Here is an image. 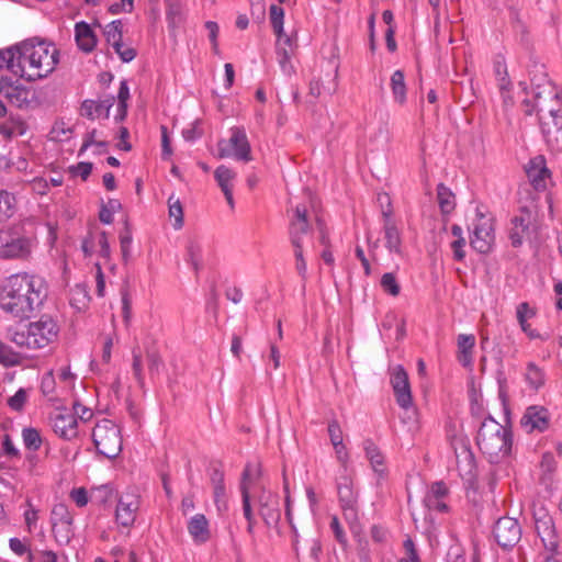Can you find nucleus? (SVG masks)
Here are the masks:
<instances>
[{
	"label": "nucleus",
	"mask_w": 562,
	"mask_h": 562,
	"mask_svg": "<svg viewBox=\"0 0 562 562\" xmlns=\"http://www.w3.org/2000/svg\"><path fill=\"white\" fill-rule=\"evenodd\" d=\"M188 261L198 269L202 258V244L196 239H190L187 244Z\"/></svg>",
	"instance_id": "42"
},
{
	"label": "nucleus",
	"mask_w": 562,
	"mask_h": 562,
	"mask_svg": "<svg viewBox=\"0 0 562 562\" xmlns=\"http://www.w3.org/2000/svg\"><path fill=\"white\" fill-rule=\"evenodd\" d=\"M476 443L490 462L497 463L507 458L512 451V431L494 418L487 417L477 431Z\"/></svg>",
	"instance_id": "3"
},
{
	"label": "nucleus",
	"mask_w": 562,
	"mask_h": 562,
	"mask_svg": "<svg viewBox=\"0 0 562 562\" xmlns=\"http://www.w3.org/2000/svg\"><path fill=\"white\" fill-rule=\"evenodd\" d=\"M380 284L382 290L392 296H397L401 292L400 283L393 272L384 273L381 278Z\"/></svg>",
	"instance_id": "45"
},
{
	"label": "nucleus",
	"mask_w": 562,
	"mask_h": 562,
	"mask_svg": "<svg viewBox=\"0 0 562 562\" xmlns=\"http://www.w3.org/2000/svg\"><path fill=\"white\" fill-rule=\"evenodd\" d=\"M98 132L95 130L86 134L81 150H87L91 146L105 147V143L97 139Z\"/></svg>",
	"instance_id": "56"
},
{
	"label": "nucleus",
	"mask_w": 562,
	"mask_h": 562,
	"mask_svg": "<svg viewBox=\"0 0 562 562\" xmlns=\"http://www.w3.org/2000/svg\"><path fill=\"white\" fill-rule=\"evenodd\" d=\"M59 63L57 47L44 40L30 38L20 44L0 50V68L26 81H36L48 77Z\"/></svg>",
	"instance_id": "1"
},
{
	"label": "nucleus",
	"mask_w": 562,
	"mask_h": 562,
	"mask_svg": "<svg viewBox=\"0 0 562 562\" xmlns=\"http://www.w3.org/2000/svg\"><path fill=\"white\" fill-rule=\"evenodd\" d=\"M464 246H465V239L464 238L454 239L451 243V248L453 250V258L456 260L461 261V260L464 259V257H465V252L463 250Z\"/></svg>",
	"instance_id": "63"
},
{
	"label": "nucleus",
	"mask_w": 562,
	"mask_h": 562,
	"mask_svg": "<svg viewBox=\"0 0 562 562\" xmlns=\"http://www.w3.org/2000/svg\"><path fill=\"white\" fill-rule=\"evenodd\" d=\"M37 246L34 236L24 234L18 227L0 229V259L26 260Z\"/></svg>",
	"instance_id": "5"
},
{
	"label": "nucleus",
	"mask_w": 562,
	"mask_h": 562,
	"mask_svg": "<svg viewBox=\"0 0 562 562\" xmlns=\"http://www.w3.org/2000/svg\"><path fill=\"white\" fill-rule=\"evenodd\" d=\"M23 518L25 522V528L27 532H32L40 519V510L35 508L30 499L25 503V509L23 512Z\"/></svg>",
	"instance_id": "41"
},
{
	"label": "nucleus",
	"mask_w": 562,
	"mask_h": 562,
	"mask_svg": "<svg viewBox=\"0 0 562 562\" xmlns=\"http://www.w3.org/2000/svg\"><path fill=\"white\" fill-rule=\"evenodd\" d=\"M50 425L56 435L66 440H71L78 435V422L71 411L57 408L50 415Z\"/></svg>",
	"instance_id": "13"
},
{
	"label": "nucleus",
	"mask_w": 562,
	"mask_h": 562,
	"mask_svg": "<svg viewBox=\"0 0 562 562\" xmlns=\"http://www.w3.org/2000/svg\"><path fill=\"white\" fill-rule=\"evenodd\" d=\"M236 176L237 175L233 169H231L224 165L218 166L214 171V178H215L218 187L221 188L222 192L224 193L227 204L229 205V207L232 210L235 206V202H234V198H233V189H234Z\"/></svg>",
	"instance_id": "25"
},
{
	"label": "nucleus",
	"mask_w": 562,
	"mask_h": 562,
	"mask_svg": "<svg viewBox=\"0 0 562 562\" xmlns=\"http://www.w3.org/2000/svg\"><path fill=\"white\" fill-rule=\"evenodd\" d=\"M27 400V393L24 389H20L15 392V394L13 396H11L9 400H8V405L19 412L23 408L25 402Z\"/></svg>",
	"instance_id": "50"
},
{
	"label": "nucleus",
	"mask_w": 562,
	"mask_h": 562,
	"mask_svg": "<svg viewBox=\"0 0 562 562\" xmlns=\"http://www.w3.org/2000/svg\"><path fill=\"white\" fill-rule=\"evenodd\" d=\"M24 132V124L18 120H11L0 125V135L3 139L23 135Z\"/></svg>",
	"instance_id": "40"
},
{
	"label": "nucleus",
	"mask_w": 562,
	"mask_h": 562,
	"mask_svg": "<svg viewBox=\"0 0 562 562\" xmlns=\"http://www.w3.org/2000/svg\"><path fill=\"white\" fill-rule=\"evenodd\" d=\"M363 449L366 458L369 460L371 468L378 477V482L383 481L387 475V467L385 464L383 453L371 440L364 441Z\"/></svg>",
	"instance_id": "28"
},
{
	"label": "nucleus",
	"mask_w": 562,
	"mask_h": 562,
	"mask_svg": "<svg viewBox=\"0 0 562 562\" xmlns=\"http://www.w3.org/2000/svg\"><path fill=\"white\" fill-rule=\"evenodd\" d=\"M493 220L483 214H477L476 222L473 224V232L470 237V244L473 249L480 254H487L494 244Z\"/></svg>",
	"instance_id": "11"
},
{
	"label": "nucleus",
	"mask_w": 562,
	"mask_h": 562,
	"mask_svg": "<svg viewBox=\"0 0 562 562\" xmlns=\"http://www.w3.org/2000/svg\"><path fill=\"white\" fill-rule=\"evenodd\" d=\"M294 257H295V269L302 278H306L307 265L304 259V245H300L297 239H294Z\"/></svg>",
	"instance_id": "48"
},
{
	"label": "nucleus",
	"mask_w": 562,
	"mask_h": 562,
	"mask_svg": "<svg viewBox=\"0 0 562 562\" xmlns=\"http://www.w3.org/2000/svg\"><path fill=\"white\" fill-rule=\"evenodd\" d=\"M310 223L307 220V207L303 204H297L294 209V215L290 224L291 243L294 245V239H297L300 245H305L308 239Z\"/></svg>",
	"instance_id": "20"
},
{
	"label": "nucleus",
	"mask_w": 562,
	"mask_h": 562,
	"mask_svg": "<svg viewBox=\"0 0 562 562\" xmlns=\"http://www.w3.org/2000/svg\"><path fill=\"white\" fill-rule=\"evenodd\" d=\"M437 195L441 211L446 214L450 213L454 209L453 193L443 184H439Z\"/></svg>",
	"instance_id": "38"
},
{
	"label": "nucleus",
	"mask_w": 562,
	"mask_h": 562,
	"mask_svg": "<svg viewBox=\"0 0 562 562\" xmlns=\"http://www.w3.org/2000/svg\"><path fill=\"white\" fill-rule=\"evenodd\" d=\"M447 493L448 490L446 485L441 482H436L430 486L425 497H430V499H434L436 497L443 498L447 495Z\"/></svg>",
	"instance_id": "58"
},
{
	"label": "nucleus",
	"mask_w": 562,
	"mask_h": 562,
	"mask_svg": "<svg viewBox=\"0 0 562 562\" xmlns=\"http://www.w3.org/2000/svg\"><path fill=\"white\" fill-rule=\"evenodd\" d=\"M14 209L15 198L7 191H0V217L12 216Z\"/></svg>",
	"instance_id": "46"
},
{
	"label": "nucleus",
	"mask_w": 562,
	"mask_h": 562,
	"mask_svg": "<svg viewBox=\"0 0 562 562\" xmlns=\"http://www.w3.org/2000/svg\"><path fill=\"white\" fill-rule=\"evenodd\" d=\"M72 414H75V417L80 420H89L92 416V411L80 403L74 404V411H71Z\"/></svg>",
	"instance_id": "61"
},
{
	"label": "nucleus",
	"mask_w": 562,
	"mask_h": 562,
	"mask_svg": "<svg viewBox=\"0 0 562 562\" xmlns=\"http://www.w3.org/2000/svg\"><path fill=\"white\" fill-rule=\"evenodd\" d=\"M75 38L78 47L83 52H91L97 44V40L91 27L85 22L76 24Z\"/></svg>",
	"instance_id": "35"
},
{
	"label": "nucleus",
	"mask_w": 562,
	"mask_h": 562,
	"mask_svg": "<svg viewBox=\"0 0 562 562\" xmlns=\"http://www.w3.org/2000/svg\"><path fill=\"white\" fill-rule=\"evenodd\" d=\"M526 380L531 387L538 390L544 383V373L536 364L529 363L527 367Z\"/></svg>",
	"instance_id": "43"
},
{
	"label": "nucleus",
	"mask_w": 562,
	"mask_h": 562,
	"mask_svg": "<svg viewBox=\"0 0 562 562\" xmlns=\"http://www.w3.org/2000/svg\"><path fill=\"white\" fill-rule=\"evenodd\" d=\"M277 35V58L281 70L286 76H292L295 71L291 58L296 49V36L288 35L284 30Z\"/></svg>",
	"instance_id": "14"
},
{
	"label": "nucleus",
	"mask_w": 562,
	"mask_h": 562,
	"mask_svg": "<svg viewBox=\"0 0 562 562\" xmlns=\"http://www.w3.org/2000/svg\"><path fill=\"white\" fill-rule=\"evenodd\" d=\"M335 450L336 458L340 463V468L349 467V454L344 442L337 443V446H333Z\"/></svg>",
	"instance_id": "60"
},
{
	"label": "nucleus",
	"mask_w": 562,
	"mask_h": 562,
	"mask_svg": "<svg viewBox=\"0 0 562 562\" xmlns=\"http://www.w3.org/2000/svg\"><path fill=\"white\" fill-rule=\"evenodd\" d=\"M31 189L37 193V194H46L47 191L49 190V182L47 179L43 178V177H38V178H34L32 181H31Z\"/></svg>",
	"instance_id": "57"
},
{
	"label": "nucleus",
	"mask_w": 562,
	"mask_h": 562,
	"mask_svg": "<svg viewBox=\"0 0 562 562\" xmlns=\"http://www.w3.org/2000/svg\"><path fill=\"white\" fill-rule=\"evenodd\" d=\"M130 98V89L125 81H122L120 85V89L117 92V99H119V111L121 112V117H123L126 113L127 108V100Z\"/></svg>",
	"instance_id": "51"
},
{
	"label": "nucleus",
	"mask_w": 562,
	"mask_h": 562,
	"mask_svg": "<svg viewBox=\"0 0 562 562\" xmlns=\"http://www.w3.org/2000/svg\"><path fill=\"white\" fill-rule=\"evenodd\" d=\"M257 472V468L255 465L248 464L243 473V481L240 484V493H241V499H243V512L244 517L246 520H255L254 513L251 509L250 504V494H249V486L248 481L250 480V476Z\"/></svg>",
	"instance_id": "34"
},
{
	"label": "nucleus",
	"mask_w": 562,
	"mask_h": 562,
	"mask_svg": "<svg viewBox=\"0 0 562 562\" xmlns=\"http://www.w3.org/2000/svg\"><path fill=\"white\" fill-rule=\"evenodd\" d=\"M328 435L333 446L342 442V431L337 420H331L328 424Z\"/></svg>",
	"instance_id": "55"
},
{
	"label": "nucleus",
	"mask_w": 562,
	"mask_h": 562,
	"mask_svg": "<svg viewBox=\"0 0 562 562\" xmlns=\"http://www.w3.org/2000/svg\"><path fill=\"white\" fill-rule=\"evenodd\" d=\"M526 173L531 186L537 191H544L551 180V173L547 168L543 156H536L531 158L526 166Z\"/></svg>",
	"instance_id": "17"
},
{
	"label": "nucleus",
	"mask_w": 562,
	"mask_h": 562,
	"mask_svg": "<svg viewBox=\"0 0 562 562\" xmlns=\"http://www.w3.org/2000/svg\"><path fill=\"white\" fill-rule=\"evenodd\" d=\"M139 508V497L135 493L122 494L119 498L115 518L123 527H130L134 524L136 513Z\"/></svg>",
	"instance_id": "19"
},
{
	"label": "nucleus",
	"mask_w": 562,
	"mask_h": 562,
	"mask_svg": "<svg viewBox=\"0 0 562 562\" xmlns=\"http://www.w3.org/2000/svg\"><path fill=\"white\" fill-rule=\"evenodd\" d=\"M404 549L405 557L401 558L398 562H420L412 539H406L404 541Z\"/></svg>",
	"instance_id": "54"
},
{
	"label": "nucleus",
	"mask_w": 562,
	"mask_h": 562,
	"mask_svg": "<svg viewBox=\"0 0 562 562\" xmlns=\"http://www.w3.org/2000/svg\"><path fill=\"white\" fill-rule=\"evenodd\" d=\"M113 48L124 63L133 60L136 56L135 49L130 46H126L122 42L117 45H114Z\"/></svg>",
	"instance_id": "53"
},
{
	"label": "nucleus",
	"mask_w": 562,
	"mask_h": 562,
	"mask_svg": "<svg viewBox=\"0 0 562 562\" xmlns=\"http://www.w3.org/2000/svg\"><path fill=\"white\" fill-rule=\"evenodd\" d=\"M335 481L346 519L356 521L358 519L359 491L355 483L353 470L350 467L339 468Z\"/></svg>",
	"instance_id": "7"
},
{
	"label": "nucleus",
	"mask_w": 562,
	"mask_h": 562,
	"mask_svg": "<svg viewBox=\"0 0 562 562\" xmlns=\"http://www.w3.org/2000/svg\"><path fill=\"white\" fill-rule=\"evenodd\" d=\"M114 104V97H110L108 99H104L102 101H95V100H86L81 104V114L94 120L109 117L110 109Z\"/></svg>",
	"instance_id": "30"
},
{
	"label": "nucleus",
	"mask_w": 562,
	"mask_h": 562,
	"mask_svg": "<svg viewBox=\"0 0 562 562\" xmlns=\"http://www.w3.org/2000/svg\"><path fill=\"white\" fill-rule=\"evenodd\" d=\"M188 532L195 544H203L211 538L210 524L205 515L195 514L187 524Z\"/></svg>",
	"instance_id": "27"
},
{
	"label": "nucleus",
	"mask_w": 562,
	"mask_h": 562,
	"mask_svg": "<svg viewBox=\"0 0 562 562\" xmlns=\"http://www.w3.org/2000/svg\"><path fill=\"white\" fill-rule=\"evenodd\" d=\"M82 250L87 256L98 254L105 262L110 261L111 249L105 232L92 233L82 243Z\"/></svg>",
	"instance_id": "23"
},
{
	"label": "nucleus",
	"mask_w": 562,
	"mask_h": 562,
	"mask_svg": "<svg viewBox=\"0 0 562 562\" xmlns=\"http://www.w3.org/2000/svg\"><path fill=\"white\" fill-rule=\"evenodd\" d=\"M72 515L65 504L58 503L53 506L50 512V524L53 533L58 542H69L72 536Z\"/></svg>",
	"instance_id": "12"
},
{
	"label": "nucleus",
	"mask_w": 562,
	"mask_h": 562,
	"mask_svg": "<svg viewBox=\"0 0 562 562\" xmlns=\"http://www.w3.org/2000/svg\"><path fill=\"white\" fill-rule=\"evenodd\" d=\"M218 158H234L248 162L252 159L251 147L246 131L243 127L229 128V138L217 143Z\"/></svg>",
	"instance_id": "8"
},
{
	"label": "nucleus",
	"mask_w": 562,
	"mask_h": 562,
	"mask_svg": "<svg viewBox=\"0 0 562 562\" xmlns=\"http://www.w3.org/2000/svg\"><path fill=\"white\" fill-rule=\"evenodd\" d=\"M9 548L19 557L27 554V562H33L35 559L29 546L19 538H11L9 540Z\"/></svg>",
	"instance_id": "49"
},
{
	"label": "nucleus",
	"mask_w": 562,
	"mask_h": 562,
	"mask_svg": "<svg viewBox=\"0 0 562 562\" xmlns=\"http://www.w3.org/2000/svg\"><path fill=\"white\" fill-rule=\"evenodd\" d=\"M384 216V243L385 247L389 249L390 252L394 254H401L402 251V237L401 232L395 225V223L392 221L390 214L387 212H383Z\"/></svg>",
	"instance_id": "31"
},
{
	"label": "nucleus",
	"mask_w": 562,
	"mask_h": 562,
	"mask_svg": "<svg viewBox=\"0 0 562 562\" xmlns=\"http://www.w3.org/2000/svg\"><path fill=\"white\" fill-rule=\"evenodd\" d=\"M390 86L394 102L400 105H404L406 103L407 89L405 83V76L402 70H395L392 74Z\"/></svg>",
	"instance_id": "36"
},
{
	"label": "nucleus",
	"mask_w": 562,
	"mask_h": 562,
	"mask_svg": "<svg viewBox=\"0 0 562 562\" xmlns=\"http://www.w3.org/2000/svg\"><path fill=\"white\" fill-rule=\"evenodd\" d=\"M536 311L527 302L519 303L516 307V317L521 330L530 338H540V335L531 328L528 319L535 317Z\"/></svg>",
	"instance_id": "33"
},
{
	"label": "nucleus",
	"mask_w": 562,
	"mask_h": 562,
	"mask_svg": "<svg viewBox=\"0 0 562 562\" xmlns=\"http://www.w3.org/2000/svg\"><path fill=\"white\" fill-rule=\"evenodd\" d=\"M211 484L213 487V501L218 515L223 516L227 513L228 497L224 484V473L220 469H213L210 475Z\"/></svg>",
	"instance_id": "24"
},
{
	"label": "nucleus",
	"mask_w": 562,
	"mask_h": 562,
	"mask_svg": "<svg viewBox=\"0 0 562 562\" xmlns=\"http://www.w3.org/2000/svg\"><path fill=\"white\" fill-rule=\"evenodd\" d=\"M47 296L46 281L31 273L10 276L0 290V307L19 318H29L44 303Z\"/></svg>",
	"instance_id": "2"
},
{
	"label": "nucleus",
	"mask_w": 562,
	"mask_h": 562,
	"mask_svg": "<svg viewBox=\"0 0 562 562\" xmlns=\"http://www.w3.org/2000/svg\"><path fill=\"white\" fill-rule=\"evenodd\" d=\"M22 438L25 447L29 450L36 451L42 445L40 431L35 428H24L22 430Z\"/></svg>",
	"instance_id": "44"
},
{
	"label": "nucleus",
	"mask_w": 562,
	"mask_h": 562,
	"mask_svg": "<svg viewBox=\"0 0 562 562\" xmlns=\"http://www.w3.org/2000/svg\"><path fill=\"white\" fill-rule=\"evenodd\" d=\"M37 562H58V555L55 551L44 549L37 551Z\"/></svg>",
	"instance_id": "64"
},
{
	"label": "nucleus",
	"mask_w": 562,
	"mask_h": 562,
	"mask_svg": "<svg viewBox=\"0 0 562 562\" xmlns=\"http://www.w3.org/2000/svg\"><path fill=\"white\" fill-rule=\"evenodd\" d=\"M0 93L18 108L26 106L30 102V90L7 79L0 80Z\"/></svg>",
	"instance_id": "26"
},
{
	"label": "nucleus",
	"mask_w": 562,
	"mask_h": 562,
	"mask_svg": "<svg viewBox=\"0 0 562 562\" xmlns=\"http://www.w3.org/2000/svg\"><path fill=\"white\" fill-rule=\"evenodd\" d=\"M75 379L69 368L60 369L57 375L49 371L42 378L41 390L49 400H59L71 392Z\"/></svg>",
	"instance_id": "9"
},
{
	"label": "nucleus",
	"mask_w": 562,
	"mask_h": 562,
	"mask_svg": "<svg viewBox=\"0 0 562 562\" xmlns=\"http://www.w3.org/2000/svg\"><path fill=\"white\" fill-rule=\"evenodd\" d=\"M169 217L173 220L172 226L175 229H180L183 226V207L180 199L175 194L168 198Z\"/></svg>",
	"instance_id": "37"
},
{
	"label": "nucleus",
	"mask_w": 562,
	"mask_h": 562,
	"mask_svg": "<svg viewBox=\"0 0 562 562\" xmlns=\"http://www.w3.org/2000/svg\"><path fill=\"white\" fill-rule=\"evenodd\" d=\"M535 528L538 536L541 538L543 546L548 550H557L558 537L555 533L554 522L548 513L539 510L535 514Z\"/></svg>",
	"instance_id": "18"
},
{
	"label": "nucleus",
	"mask_w": 562,
	"mask_h": 562,
	"mask_svg": "<svg viewBox=\"0 0 562 562\" xmlns=\"http://www.w3.org/2000/svg\"><path fill=\"white\" fill-rule=\"evenodd\" d=\"M391 384L396 397L397 404L407 409L413 406V397L408 374L402 366H396L391 371Z\"/></svg>",
	"instance_id": "16"
},
{
	"label": "nucleus",
	"mask_w": 562,
	"mask_h": 562,
	"mask_svg": "<svg viewBox=\"0 0 562 562\" xmlns=\"http://www.w3.org/2000/svg\"><path fill=\"white\" fill-rule=\"evenodd\" d=\"M535 100L538 112H548L558 124L557 120L562 119V91L547 82L535 92Z\"/></svg>",
	"instance_id": "10"
},
{
	"label": "nucleus",
	"mask_w": 562,
	"mask_h": 562,
	"mask_svg": "<svg viewBox=\"0 0 562 562\" xmlns=\"http://www.w3.org/2000/svg\"><path fill=\"white\" fill-rule=\"evenodd\" d=\"M92 441L101 456L113 459L122 451V435L120 428L110 419L99 420L92 429Z\"/></svg>",
	"instance_id": "6"
},
{
	"label": "nucleus",
	"mask_w": 562,
	"mask_h": 562,
	"mask_svg": "<svg viewBox=\"0 0 562 562\" xmlns=\"http://www.w3.org/2000/svg\"><path fill=\"white\" fill-rule=\"evenodd\" d=\"M269 18L274 33H280L283 30L284 10L277 4H271Z\"/></svg>",
	"instance_id": "47"
},
{
	"label": "nucleus",
	"mask_w": 562,
	"mask_h": 562,
	"mask_svg": "<svg viewBox=\"0 0 562 562\" xmlns=\"http://www.w3.org/2000/svg\"><path fill=\"white\" fill-rule=\"evenodd\" d=\"M532 218V213L526 207L521 210L520 215L513 218V227L510 229V240L513 246L517 247L521 245L524 236L527 234Z\"/></svg>",
	"instance_id": "29"
},
{
	"label": "nucleus",
	"mask_w": 562,
	"mask_h": 562,
	"mask_svg": "<svg viewBox=\"0 0 562 562\" xmlns=\"http://www.w3.org/2000/svg\"><path fill=\"white\" fill-rule=\"evenodd\" d=\"M95 283H97V294L102 297L105 295V280L104 274L101 269V263L95 262Z\"/></svg>",
	"instance_id": "59"
},
{
	"label": "nucleus",
	"mask_w": 562,
	"mask_h": 562,
	"mask_svg": "<svg viewBox=\"0 0 562 562\" xmlns=\"http://www.w3.org/2000/svg\"><path fill=\"white\" fill-rule=\"evenodd\" d=\"M494 537L501 547L513 548L521 538V528L516 519L503 517L495 524Z\"/></svg>",
	"instance_id": "15"
},
{
	"label": "nucleus",
	"mask_w": 562,
	"mask_h": 562,
	"mask_svg": "<svg viewBox=\"0 0 562 562\" xmlns=\"http://www.w3.org/2000/svg\"><path fill=\"white\" fill-rule=\"evenodd\" d=\"M458 360L464 368H471L473 364V349L475 347V337L472 334H460L457 338Z\"/></svg>",
	"instance_id": "32"
},
{
	"label": "nucleus",
	"mask_w": 562,
	"mask_h": 562,
	"mask_svg": "<svg viewBox=\"0 0 562 562\" xmlns=\"http://www.w3.org/2000/svg\"><path fill=\"white\" fill-rule=\"evenodd\" d=\"M548 423V411L541 406L528 407L520 419V425L527 432L543 431L547 429Z\"/></svg>",
	"instance_id": "21"
},
{
	"label": "nucleus",
	"mask_w": 562,
	"mask_h": 562,
	"mask_svg": "<svg viewBox=\"0 0 562 562\" xmlns=\"http://www.w3.org/2000/svg\"><path fill=\"white\" fill-rule=\"evenodd\" d=\"M58 331L52 317L42 316L23 328H9L8 339L21 348L43 349L57 339Z\"/></svg>",
	"instance_id": "4"
},
{
	"label": "nucleus",
	"mask_w": 562,
	"mask_h": 562,
	"mask_svg": "<svg viewBox=\"0 0 562 562\" xmlns=\"http://www.w3.org/2000/svg\"><path fill=\"white\" fill-rule=\"evenodd\" d=\"M133 373L136 378V380L139 383H143L144 376H143V362H142V353L138 348L133 349Z\"/></svg>",
	"instance_id": "52"
},
{
	"label": "nucleus",
	"mask_w": 562,
	"mask_h": 562,
	"mask_svg": "<svg viewBox=\"0 0 562 562\" xmlns=\"http://www.w3.org/2000/svg\"><path fill=\"white\" fill-rule=\"evenodd\" d=\"M259 514L265 524L274 526L280 520L279 498L271 492L263 491L259 497Z\"/></svg>",
	"instance_id": "22"
},
{
	"label": "nucleus",
	"mask_w": 562,
	"mask_h": 562,
	"mask_svg": "<svg viewBox=\"0 0 562 562\" xmlns=\"http://www.w3.org/2000/svg\"><path fill=\"white\" fill-rule=\"evenodd\" d=\"M70 497L79 507H83L88 504V494L82 487L72 490Z\"/></svg>",
	"instance_id": "62"
},
{
	"label": "nucleus",
	"mask_w": 562,
	"mask_h": 562,
	"mask_svg": "<svg viewBox=\"0 0 562 562\" xmlns=\"http://www.w3.org/2000/svg\"><path fill=\"white\" fill-rule=\"evenodd\" d=\"M122 21L115 20L110 22L104 27V35L106 38V42L113 47L114 45H117L122 42Z\"/></svg>",
	"instance_id": "39"
}]
</instances>
